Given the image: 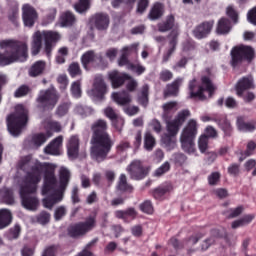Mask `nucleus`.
<instances>
[{"label":"nucleus","mask_w":256,"mask_h":256,"mask_svg":"<svg viewBox=\"0 0 256 256\" xmlns=\"http://www.w3.org/2000/svg\"><path fill=\"white\" fill-rule=\"evenodd\" d=\"M18 167L25 173L19 191L22 207L28 211H37L39 198L35 196V193H37V187L41 183L43 173L42 195H49L57 187V177H55L53 166L47 162L33 160L31 155H27L21 158Z\"/></svg>","instance_id":"nucleus-1"},{"label":"nucleus","mask_w":256,"mask_h":256,"mask_svg":"<svg viewBox=\"0 0 256 256\" xmlns=\"http://www.w3.org/2000/svg\"><path fill=\"white\" fill-rule=\"evenodd\" d=\"M108 129L109 125L107 124V120L103 119H98L91 125V144L93 145L91 155L97 163H103V161L107 160L109 153H111L115 145L111 135L107 132Z\"/></svg>","instance_id":"nucleus-2"},{"label":"nucleus","mask_w":256,"mask_h":256,"mask_svg":"<svg viewBox=\"0 0 256 256\" xmlns=\"http://www.w3.org/2000/svg\"><path fill=\"white\" fill-rule=\"evenodd\" d=\"M0 49H6L0 52V67L13 65L18 61L24 62L29 57V46L27 42L15 39H6L0 41Z\"/></svg>","instance_id":"nucleus-3"},{"label":"nucleus","mask_w":256,"mask_h":256,"mask_svg":"<svg viewBox=\"0 0 256 256\" xmlns=\"http://www.w3.org/2000/svg\"><path fill=\"white\" fill-rule=\"evenodd\" d=\"M47 57H51L53 47L61 41V34L53 30L36 31L32 35L31 53L32 55H39L41 48L43 47Z\"/></svg>","instance_id":"nucleus-4"},{"label":"nucleus","mask_w":256,"mask_h":256,"mask_svg":"<svg viewBox=\"0 0 256 256\" xmlns=\"http://www.w3.org/2000/svg\"><path fill=\"white\" fill-rule=\"evenodd\" d=\"M173 27H175V16H173V14L168 15L164 22H160L158 24V31L160 33H167V31H170V33L167 35L169 47L163 54V63H167V61L171 59V56L177 49V43H179V28Z\"/></svg>","instance_id":"nucleus-5"},{"label":"nucleus","mask_w":256,"mask_h":256,"mask_svg":"<svg viewBox=\"0 0 256 256\" xmlns=\"http://www.w3.org/2000/svg\"><path fill=\"white\" fill-rule=\"evenodd\" d=\"M7 130L13 137H19L29 123V110L23 105L15 106V111L6 118Z\"/></svg>","instance_id":"nucleus-6"},{"label":"nucleus","mask_w":256,"mask_h":256,"mask_svg":"<svg viewBox=\"0 0 256 256\" xmlns=\"http://www.w3.org/2000/svg\"><path fill=\"white\" fill-rule=\"evenodd\" d=\"M60 98L61 96L57 88L53 86L45 90H40L35 99L36 109L41 111V113L53 111L57 107Z\"/></svg>","instance_id":"nucleus-7"},{"label":"nucleus","mask_w":256,"mask_h":256,"mask_svg":"<svg viewBox=\"0 0 256 256\" xmlns=\"http://www.w3.org/2000/svg\"><path fill=\"white\" fill-rule=\"evenodd\" d=\"M195 137H197V121L191 119L183 129L180 141L185 153H193L195 151Z\"/></svg>","instance_id":"nucleus-8"},{"label":"nucleus","mask_w":256,"mask_h":256,"mask_svg":"<svg viewBox=\"0 0 256 256\" xmlns=\"http://www.w3.org/2000/svg\"><path fill=\"white\" fill-rule=\"evenodd\" d=\"M230 55V65L235 69L244 61H253V58L255 57V50L251 46H235L232 48Z\"/></svg>","instance_id":"nucleus-9"},{"label":"nucleus","mask_w":256,"mask_h":256,"mask_svg":"<svg viewBox=\"0 0 256 256\" xmlns=\"http://www.w3.org/2000/svg\"><path fill=\"white\" fill-rule=\"evenodd\" d=\"M97 227V218L95 216L87 217L84 222H78L75 224H71L68 227V235L72 237V239H77L79 237H83L89 233V231H93Z\"/></svg>","instance_id":"nucleus-10"},{"label":"nucleus","mask_w":256,"mask_h":256,"mask_svg":"<svg viewBox=\"0 0 256 256\" xmlns=\"http://www.w3.org/2000/svg\"><path fill=\"white\" fill-rule=\"evenodd\" d=\"M126 171L132 181H143V179L149 177L151 167L145 164V162L136 159L127 166Z\"/></svg>","instance_id":"nucleus-11"},{"label":"nucleus","mask_w":256,"mask_h":256,"mask_svg":"<svg viewBox=\"0 0 256 256\" xmlns=\"http://www.w3.org/2000/svg\"><path fill=\"white\" fill-rule=\"evenodd\" d=\"M38 20L39 13L37 12V9H35V7H33L31 4H24L22 6V21L24 27L33 29Z\"/></svg>","instance_id":"nucleus-12"},{"label":"nucleus","mask_w":256,"mask_h":256,"mask_svg":"<svg viewBox=\"0 0 256 256\" xmlns=\"http://www.w3.org/2000/svg\"><path fill=\"white\" fill-rule=\"evenodd\" d=\"M215 26V20H208L197 25L192 31L195 39H206L211 35L213 27Z\"/></svg>","instance_id":"nucleus-13"},{"label":"nucleus","mask_w":256,"mask_h":256,"mask_svg":"<svg viewBox=\"0 0 256 256\" xmlns=\"http://www.w3.org/2000/svg\"><path fill=\"white\" fill-rule=\"evenodd\" d=\"M108 79L111 82L113 89H119V87H123V85H125V81L131 79V75L113 70L108 73Z\"/></svg>","instance_id":"nucleus-14"},{"label":"nucleus","mask_w":256,"mask_h":256,"mask_svg":"<svg viewBox=\"0 0 256 256\" xmlns=\"http://www.w3.org/2000/svg\"><path fill=\"white\" fill-rule=\"evenodd\" d=\"M249 89H255V80L251 75L244 76L237 82L236 93L238 97H243V93L249 91Z\"/></svg>","instance_id":"nucleus-15"},{"label":"nucleus","mask_w":256,"mask_h":256,"mask_svg":"<svg viewBox=\"0 0 256 256\" xmlns=\"http://www.w3.org/2000/svg\"><path fill=\"white\" fill-rule=\"evenodd\" d=\"M190 99H199V101H205L207 96H205V88L197 84V79H193L188 85Z\"/></svg>","instance_id":"nucleus-16"},{"label":"nucleus","mask_w":256,"mask_h":256,"mask_svg":"<svg viewBox=\"0 0 256 256\" xmlns=\"http://www.w3.org/2000/svg\"><path fill=\"white\" fill-rule=\"evenodd\" d=\"M61 147H63V136H58L44 148V153L46 155L59 157V155H61Z\"/></svg>","instance_id":"nucleus-17"},{"label":"nucleus","mask_w":256,"mask_h":256,"mask_svg":"<svg viewBox=\"0 0 256 256\" xmlns=\"http://www.w3.org/2000/svg\"><path fill=\"white\" fill-rule=\"evenodd\" d=\"M90 23L98 29V31H105L109 27V15L105 13H96L92 16Z\"/></svg>","instance_id":"nucleus-18"},{"label":"nucleus","mask_w":256,"mask_h":256,"mask_svg":"<svg viewBox=\"0 0 256 256\" xmlns=\"http://www.w3.org/2000/svg\"><path fill=\"white\" fill-rule=\"evenodd\" d=\"M52 194L42 200L43 207L45 209H53V206L57 205V203H61L63 201V193L59 192V190H55V187Z\"/></svg>","instance_id":"nucleus-19"},{"label":"nucleus","mask_w":256,"mask_h":256,"mask_svg":"<svg viewBox=\"0 0 256 256\" xmlns=\"http://www.w3.org/2000/svg\"><path fill=\"white\" fill-rule=\"evenodd\" d=\"M66 147L69 159L72 161L77 159L79 157V136H71Z\"/></svg>","instance_id":"nucleus-20"},{"label":"nucleus","mask_w":256,"mask_h":256,"mask_svg":"<svg viewBox=\"0 0 256 256\" xmlns=\"http://www.w3.org/2000/svg\"><path fill=\"white\" fill-rule=\"evenodd\" d=\"M103 56L96 54L94 50L86 51L80 58L82 66L86 71H89V65H93L97 60L101 61Z\"/></svg>","instance_id":"nucleus-21"},{"label":"nucleus","mask_w":256,"mask_h":256,"mask_svg":"<svg viewBox=\"0 0 256 256\" xmlns=\"http://www.w3.org/2000/svg\"><path fill=\"white\" fill-rule=\"evenodd\" d=\"M137 55V48L133 47V46H126L122 49V54L120 56V58L118 59V65L119 67H125V65L127 66V69H129V65H133V63H131L129 61V55Z\"/></svg>","instance_id":"nucleus-22"},{"label":"nucleus","mask_w":256,"mask_h":256,"mask_svg":"<svg viewBox=\"0 0 256 256\" xmlns=\"http://www.w3.org/2000/svg\"><path fill=\"white\" fill-rule=\"evenodd\" d=\"M107 93V84H105V80H103V77L97 76L94 79V95L97 97V99H100V101H103L105 99V94Z\"/></svg>","instance_id":"nucleus-23"},{"label":"nucleus","mask_w":256,"mask_h":256,"mask_svg":"<svg viewBox=\"0 0 256 256\" xmlns=\"http://www.w3.org/2000/svg\"><path fill=\"white\" fill-rule=\"evenodd\" d=\"M173 191L172 183H164L152 190V197L157 201H163L165 199V195L171 193Z\"/></svg>","instance_id":"nucleus-24"},{"label":"nucleus","mask_w":256,"mask_h":256,"mask_svg":"<svg viewBox=\"0 0 256 256\" xmlns=\"http://www.w3.org/2000/svg\"><path fill=\"white\" fill-rule=\"evenodd\" d=\"M116 219H123L124 223H129V219L132 221L137 219L139 213L135 208L129 207L126 210H117L114 212Z\"/></svg>","instance_id":"nucleus-25"},{"label":"nucleus","mask_w":256,"mask_h":256,"mask_svg":"<svg viewBox=\"0 0 256 256\" xmlns=\"http://www.w3.org/2000/svg\"><path fill=\"white\" fill-rule=\"evenodd\" d=\"M181 85H183V78H176L172 83L167 84L164 97H177Z\"/></svg>","instance_id":"nucleus-26"},{"label":"nucleus","mask_w":256,"mask_h":256,"mask_svg":"<svg viewBox=\"0 0 256 256\" xmlns=\"http://www.w3.org/2000/svg\"><path fill=\"white\" fill-rule=\"evenodd\" d=\"M71 180V172L67 168H61L59 174V187L57 191L64 194L67 186L69 185V181Z\"/></svg>","instance_id":"nucleus-27"},{"label":"nucleus","mask_w":256,"mask_h":256,"mask_svg":"<svg viewBox=\"0 0 256 256\" xmlns=\"http://www.w3.org/2000/svg\"><path fill=\"white\" fill-rule=\"evenodd\" d=\"M164 13L165 8L163 7V4H161V2H156L148 13V19H150V21H157L163 17Z\"/></svg>","instance_id":"nucleus-28"},{"label":"nucleus","mask_w":256,"mask_h":256,"mask_svg":"<svg viewBox=\"0 0 256 256\" xmlns=\"http://www.w3.org/2000/svg\"><path fill=\"white\" fill-rule=\"evenodd\" d=\"M49 137H53L51 130H47L46 133H36L32 136L31 143L36 149H39L44 143H47Z\"/></svg>","instance_id":"nucleus-29"},{"label":"nucleus","mask_w":256,"mask_h":256,"mask_svg":"<svg viewBox=\"0 0 256 256\" xmlns=\"http://www.w3.org/2000/svg\"><path fill=\"white\" fill-rule=\"evenodd\" d=\"M231 29V20H229V18L222 17L219 19L216 27L217 35H229Z\"/></svg>","instance_id":"nucleus-30"},{"label":"nucleus","mask_w":256,"mask_h":256,"mask_svg":"<svg viewBox=\"0 0 256 256\" xmlns=\"http://www.w3.org/2000/svg\"><path fill=\"white\" fill-rule=\"evenodd\" d=\"M77 21L75 14L71 11L62 12L60 15L59 23L62 27H73Z\"/></svg>","instance_id":"nucleus-31"},{"label":"nucleus","mask_w":256,"mask_h":256,"mask_svg":"<svg viewBox=\"0 0 256 256\" xmlns=\"http://www.w3.org/2000/svg\"><path fill=\"white\" fill-rule=\"evenodd\" d=\"M112 99L117 103V105H121L122 107L131 103V95L127 91L114 92L112 94Z\"/></svg>","instance_id":"nucleus-32"},{"label":"nucleus","mask_w":256,"mask_h":256,"mask_svg":"<svg viewBox=\"0 0 256 256\" xmlns=\"http://www.w3.org/2000/svg\"><path fill=\"white\" fill-rule=\"evenodd\" d=\"M13 223V214L9 209H0V230L7 229Z\"/></svg>","instance_id":"nucleus-33"},{"label":"nucleus","mask_w":256,"mask_h":256,"mask_svg":"<svg viewBox=\"0 0 256 256\" xmlns=\"http://www.w3.org/2000/svg\"><path fill=\"white\" fill-rule=\"evenodd\" d=\"M216 123L223 131L225 137H231V135H233V127L231 126V122L227 120V117L220 115Z\"/></svg>","instance_id":"nucleus-34"},{"label":"nucleus","mask_w":256,"mask_h":256,"mask_svg":"<svg viewBox=\"0 0 256 256\" xmlns=\"http://www.w3.org/2000/svg\"><path fill=\"white\" fill-rule=\"evenodd\" d=\"M163 119H171L173 117V113L177 111V102L176 101H170L162 105Z\"/></svg>","instance_id":"nucleus-35"},{"label":"nucleus","mask_w":256,"mask_h":256,"mask_svg":"<svg viewBox=\"0 0 256 256\" xmlns=\"http://www.w3.org/2000/svg\"><path fill=\"white\" fill-rule=\"evenodd\" d=\"M201 84L202 85H200V87H203L204 91H207V93H209V97H213V95H215L217 87H215V84H213V81H211V78L209 76H202Z\"/></svg>","instance_id":"nucleus-36"},{"label":"nucleus","mask_w":256,"mask_h":256,"mask_svg":"<svg viewBox=\"0 0 256 256\" xmlns=\"http://www.w3.org/2000/svg\"><path fill=\"white\" fill-rule=\"evenodd\" d=\"M45 61H36L29 69V75L30 77H39L43 75V72L45 71Z\"/></svg>","instance_id":"nucleus-37"},{"label":"nucleus","mask_w":256,"mask_h":256,"mask_svg":"<svg viewBox=\"0 0 256 256\" xmlns=\"http://www.w3.org/2000/svg\"><path fill=\"white\" fill-rule=\"evenodd\" d=\"M253 219H255V214L244 215L242 218L233 221L231 227L232 229H239V227H245V225H249V223H251Z\"/></svg>","instance_id":"nucleus-38"},{"label":"nucleus","mask_w":256,"mask_h":256,"mask_svg":"<svg viewBox=\"0 0 256 256\" xmlns=\"http://www.w3.org/2000/svg\"><path fill=\"white\" fill-rule=\"evenodd\" d=\"M238 129L244 133H253L256 129V121L244 122L243 118H238Z\"/></svg>","instance_id":"nucleus-39"},{"label":"nucleus","mask_w":256,"mask_h":256,"mask_svg":"<svg viewBox=\"0 0 256 256\" xmlns=\"http://www.w3.org/2000/svg\"><path fill=\"white\" fill-rule=\"evenodd\" d=\"M256 150V142L253 140L248 141L246 145V150L244 152H241V156L239 158V162L243 163L247 157H251V155H255Z\"/></svg>","instance_id":"nucleus-40"},{"label":"nucleus","mask_w":256,"mask_h":256,"mask_svg":"<svg viewBox=\"0 0 256 256\" xmlns=\"http://www.w3.org/2000/svg\"><path fill=\"white\" fill-rule=\"evenodd\" d=\"M138 103L142 107H147L149 105V85L145 84L142 86L141 92L138 95Z\"/></svg>","instance_id":"nucleus-41"},{"label":"nucleus","mask_w":256,"mask_h":256,"mask_svg":"<svg viewBox=\"0 0 256 256\" xmlns=\"http://www.w3.org/2000/svg\"><path fill=\"white\" fill-rule=\"evenodd\" d=\"M117 189L122 193H131V191H133V187L131 186V184L127 183V176L125 174L120 175Z\"/></svg>","instance_id":"nucleus-42"},{"label":"nucleus","mask_w":256,"mask_h":256,"mask_svg":"<svg viewBox=\"0 0 256 256\" xmlns=\"http://www.w3.org/2000/svg\"><path fill=\"white\" fill-rule=\"evenodd\" d=\"M155 145H157L155 136H153L151 132H146L144 134V149L146 151H152L153 149H155Z\"/></svg>","instance_id":"nucleus-43"},{"label":"nucleus","mask_w":256,"mask_h":256,"mask_svg":"<svg viewBox=\"0 0 256 256\" xmlns=\"http://www.w3.org/2000/svg\"><path fill=\"white\" fill-rule=\"evenodd\" d=\"M68 73L72 79H75V77H81V75H83V70H81L79 62H72L68 67Z\"/></svg>","instance_id":"nucleus-44"},{"label":"nucleus","mask_w":256,"mask_h":256,"mask_svg":"<svg viewBox=\"0 0 256 256\" xmlns=\"http://www.w3.org/2000/svg\"><path fill=\"white\" fill-rule=\"evenodd\" d=\"M31 87L27 84L20 85L14 92L15 99H21L22 97H27L31 93Z\"/></svg>","instance_id":"nucleus-45"},{"label":"nucleus","mask_w":256,"mask_h":256,"mask_svg":"<svg viewBox=\"0 0 256 256\" xmlns=\"http://www.w3.org/2000/svg\"><path fill=\"white\" fill-rule=\"evenodd\" d=\"M226 15L231 19L234 24L239 23V12L235 9L233 5H229L226 8Z\"/></svg>","instance_id":"nucleus-46"},{"label":"nucleus","mask_w":256,"mask_h":256,"mask_svg":"<svg viewBox=\"0 0 256 256\" xmlns=\"http://www.w3.org/2000/svg\"><path fill=\"white\" fill-rule=\"evenodd\" d=\"M90 7L91 3L89 0H79L78 3L74 5V9L77 11V13H85L89 11Z\"/></svg>","instance_id":"nucleus-47"},{"label":"nucleus","mask_w":256,"mask_h":256,"mask_svg":"<svg viewBox=\"0 0 256 256\" xmlns=\"http://www.w3.org/2000/svg\"><path fill=\"white\" fill-rule=\"evenodd\" d=\"M207 181L210 187H215L219 185V183L221 182V172H212L210 175H208Z\"/></svg>","instance_id":"nucleus-48"},{"label":"nucleus","mask_w":256,"mask_h":256,"mask_svg":"<svg viewBox=\"0 0 256 256\" xmlns=\"http://www.w3.org/2000/svg\"><path fill=\"white\" fill-rule=\"evenodd\" d=\"M139 209H140V211H142V213H145L146 215H153V213L155 211L151 200H146L143 203H141L139 205Z\"/></svg>","instance_id":"nucleus-49"},{"label":"nucleus","mask_w":256,"mask_h":256,"mask_svg":"<svg viewBox=\"0 0 256 256\" xmlns=\"http://www.w3.org/2000/svg\"><path fill=\"white\" fill-rule=\"evenodd\" d=\"M36 221L39 225H47L51 221V214L45 210L41 211L36 216Z\"/></svg>","instance_id":"nucleus-50"},{"label":"nucleus","mask_w":256,"mask_h":256,"mask_svg":"<svg viewBox=\"0 0 256 256\" xmlns=\"http://www.w3.org/2000/svg\"><path fill=\"white\" fill-rule=\"evenodd\" d=\"M2 201L6 205H14L15 204V197L13 196V190L12 189H5L3 196H2Z\"/></svg>","instance_id":"nucleus-51"},{"label":"nucleus","mask_w":256,"mask_h":256,"mask_svg":"<svg viewBox=\"0 0 256 256\" xmlns=\"http://www.w3.org/2000/svg\"><path fill=\"white\" fill-rule=\"evenodd\" d=\"M57 17V8H50L47 10L46 16L43 19L44 25H49L55 21V18Z\"/></svg>","instance_id":"nucleus-52"},{"label":"nucleus","mask_w":256,"mask_h":256,"mask_svg":"<svg viewBox=\"0 0 256 256\" xmlns=\"http://www.w3.org/2000/svg\"><path fill=\"white\" fill-rule=\"evenodd\" d=\"M169 171H171V164L166 161L155 170L154 177H163V175H165V173H169Z\"/></svg>","instance_id":"nucleus-53"},{"label":"nucleus","mask_w":256,"mask_h":256,"mask_svg":"<svg viewBox=\"0 0 256 256\" xmlns=\"http://www.w3.org/2000/svg\"><path fill=\"white\" fill-rule=\"evenodd\" d=\"M198 148L201 153H205L209 149V137L207 135H201L198 140Z\"/></svg>","instance_id":"nucleus-54"},{"label":"nucleus","mask_w":256,"mask_h":256,"mask_svg":"<svg viewBox=\"0 0 256 256\" xmlns=\"http://www.w3.org/2000/svg\"><path fill=\"white\" fill-rule=\"evenodd\" d=\"M71 93L74 99H80L81 97V80H77L71 85Z\"/></svg>","instance_id":"nucleus-55"},{"label":"nucleus","mask_w":256,"mask_h":256,"mask_svg":"<svg viewBox=\"0 0 256 256\" xmlns=\"http://www.w3.org/2000/svg\"><path fill=\"white\" fill-rule=\"evenodd\" d=\"M150 3V0H138L136 13H138V15H143V13L149 9Z\"/></svg>","instance_id":"nucleus-56"},{"label":"nucleus","mask_w":256,"mask_h":256,"mask_svg":"<svg viewBox=\"0 0 256 256\" xmlns=\"http://www.w3.org/2000/svg\"><path fill=\"white\" fill-rule=\"evenodd\" d=\"M162 143L168 147V149H174L175 148V136L171 134H164L162 136Z\"/></svg>","instance_id":"nucleus-57"},{"label":"nucleus","mask_w":256,"mask_h":256,"mask_svg":"<svg viewBox=\"0 0 256 256\" xmlns=\"http://www.w3.org/2000/svg\"><path fill=\"white\" fill-rule=\"evenodd\" d=\"M179 122L173 120L167 123V131L169 135L175 136L179 133Z\"/></svg>","instance_id":"nucleus-58"},{"label":"nucleus","mask_w":256,"mask_h":256,"mask_svg":"<svg viewBox=\"0 0 256 256\" xmlns=\"http://www.w3.org/2000/svg\"><path fill=\"white\" fill-rule=\"evenodd\" d=\"M70 104L65 102L60 104L57 109H56V115L58 117H65V115H67V113H69V109H70Z\"/></svg>","instance_id":"nucleus-59"},{"label":"nucleus","mask_w":256,"mask_h":256,"mask_svg":"<svg viewBox=\"0 0 256 256\" xmlns=\"http://www.w3.org/2000/svg\"><path fill=\"white\" fill-rule=\"evenodd\" d=\"M227 171L232 177H239L241 174V164L232 163L228 166Z\"/></svg>","instance_id":"nucleus-60"},{"label":"nucleus","mask_w":256,"mask_h":256,"mask_svg":"<svg viewBox=\"0 0 256 256\" xmlns=\"http://www.w3.org/2000/svg\"><path fill=\"white\" fill-rule=\"evenodd\" d=\"M8 19L14 27H19V10L12 9L8 14Z\"/></svg>","instance_id":"nucleus-61"},{"label":"nucleus","mask_w":256,"mask_h":256,"mask_svg":"<svg viewBox=\"0 0 256 256\" xmlns=\"http://www.w3.org/2000/svg\"><path fill=\"white\" fill-rule=\"evenodd\" d=\"M76 113L78 115H81L82 117H89V115H93V109L87 107V106H77L76 107Z\"/></svg>","instance_id":"nucleus-62"},{"label":"nucleus","mask_w":256,"mask_h":256,"mask_svg":"<svg viewBox=\"0 0 256 256\" xmlns=\"http://www.w3.org/2000/svg\"><path fill=\"white\" fill-rule=\"evenodd\" d=\"M59 251V244H53L45 248L42 256H55V253Z\"/></svg>","instance_id":"nucleus-63"},{"label":"nucleus","mask_w":256,"mask_h":256,"mask_svg":"<svg viewBox=\"0 0 256 256\" xmlns=\"http://www.w3.org/2000/svg\"><path fill=\"white\" fill-rule=\"evenodd\" d=\"M247 21L256 27V6L248 11Z\"/></svg>","instance_id":"nucleus-64"}]
</instances>
